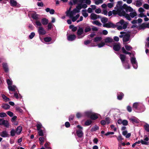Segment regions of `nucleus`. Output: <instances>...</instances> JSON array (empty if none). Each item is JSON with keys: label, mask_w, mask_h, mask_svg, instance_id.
Returning a JSON list of instances; mask_svg holds the SVG:
<instances>
[{"label": "nucleus", "mask_w": 149, "mask_h": 149, "mask_svg": "<svg viewBox=\"0 0 149 149\" xmlns=\"http://www.w3.org/2000/svg\"><path fill=\"white\" fill-rule=\"evenodd\" d=\"M42 24L43 25H46L48 23V20L45 18H42L41 20Z\"/></svg>", "instance_id": "nucleus-18"}, {"label": "nucleus", "mask_w": 149, "mask_h": 149, "mask_svg": "<svg viewBox=\"0 0 149 149\" xmlns=\"http://www.w3.org/2000/svg\"><path fill=\"white\" fill-rule=\"evenodd\" d=\"M143 8L146 9L148 10L149 9V5L146 3H145L143 6Z\"/></svg>", "instance_id": "nucleus-56"}, {"label": "nucleus", "mask_w": 149, "mask_h": 149, "mask_svg": "<svg viewBox=\"0 0 149 149\" xmlns=\"http://www.w3.org/2000/svg\"><path fill=\"white\" fill-rule=\"evenodd\" d=\"M92 113V112L90 111H87L85 112L84 113L85 116L90 118Z\"/></svg>", "instance_id": "nucleus-23"}, {"label": "nucleus", "mask_w": 149, "mask_h": 149, "mask_svg": "<svg viewBox=\"0 0 149 149\" xmlns=\"http://www.w3.org/2000/svg\"><path fill=\"white\" fill-rule=\"evenodd\" d=\"M17 117L16 116H14L11 118V121L12 122H14L17 120Z\"/></svg>", "instance_id": "nucleus-59"}, {"label": "nucleus", "mask_w": 149, "mask_h": 149, "mask_svg": "<svg viewBox=\"0 0 149 149\" xmlns=\"http://www.w3.org/2000/svg\"><path fill=\"white\" fill-rule=\"evenodd\" d=\"M126 56L123 54H120V58L123 63H124L126 59Z\"/></svg>", "instance_id": "nucleus-16"}, {"label": "nucleus", "mask_w": 149, "mask_h": 149, "mask_svg": "<svg viewBox=\"0 0 149 149\" xmlns=\"http://www.w3.org/2000/svg\"><path fill=\"white\" fill-rule=\"evenodd\" d=\"M103 26L108 28H115L116 27V26L115 24L111 22L106 23L105 24H104Z\"/></svg>", "instance_id": "nucleus-2"}, {"label": "nucleus", "mask_w": 149, "mask_h": 149, "mask_svg": "<svg viewBox=\"0 0 149 149\" xmlns=\"http://www.w3.org/2000/svg\"><path fill=\"white\" fill-rule=\"evenodd\" d=\"M35 33L34 32H32L29 36V38L30 39H32L35 36Z\"/></svg>", "instance_id": "nucleus-49"}, {"label": "nucleus", "mask_w": 149, "mask_h": 149, "mask_svg": "<svg viewBox=\"0 0 149 149\" xmlns=\"http://www.w3.org/2000/svg\"><path fill=\"white\" fill-rule=\"evenodd\" d=\"M7 116L6 114L4 112L0 113V117L3 118Z\"/></svg>", "instance_id": "nucleus-48"}, {"label": "nucleus", "mask_w": 149, "mask_h": 149, "mask_svg": "<svg viewBox=\"0 0 149 149\" xmlns=\"http://www.w3.org/2000/svg\"><path fill=\"white\" fill-rule=\"evenodd\" d=\"M113 41V39L109 37H107L105 39V42L106 43L112 42Z\"/></svg>", "instance_id": "nucleus-24"}, {"label": "nucleus", "mask_w": 149, "mask_h": 149, "mask_svg": "<svg viewBox=\"0 0 149 149\" xmlns=\"http://www.w3.org/2000/svg\"><path fill=\"white\" fill-rule=\"evenodd\" d=\"M74 116L71 115L69 117V121H72L73 120Z\"/></svg>", "instance_id": "nucleus-58"}, {"label": "nucleus", "mask_w": 149, "mask_h": 149, "mask_svg": "<svg viewBox=\"0 0 149 149\" xmlns=\"http://www.w3.org/2000/svg\"><path fill=\"white\" fill-rule=\"evenodd\" d=\"M105 45V43L104 42H101L98 45V46L99 47H101L104 46Z\"/></svg>", "instance_id": "nucleus-50"}, {"label": "nucleus", "mask_w": 149, "mask_h": 149, "mask_svg": "<svg viewBox=\"0 0 149 149\" xmlns=\"http://www.w3.org/2000/svg\"><path fill=\"white\" fill-rule=\"evenodd\" d=\"M92 122V121L91 120L88 119L85 122L84 125L86 126H89L91 124Z\"/></svg>", "instance_id": "nucleus-25"}, {"label": "nucleus", "mask_w": 149, "mask_h": 149, "mask_svg": "<svg viewBox=\"0 0 149 149\" xmlns=\"http://www.w3.org/2000/svg\"><path fill=\"white\" fill-rule=\"evenodd\" d=\"M6 81L8 86L12 85V81H11L10 79H7L6 80Z\"/></svg>", "instance_id": "nucleus-36"}, {"label": "nucleus", "mask_w": 149, "mask_h": 149, "mask_svg": "<svg viewBox=\"0 0 149 149\" xmlns=\"http://www.w3.org/2000/svg\"><path fill=\"white\" fill-rule=\"evenodd\" d=\"M105 121L108 124H109L110 123V119L109 117H107L105 119Z\"/></svg>", "instance_id": "nucleus-55"}, {"label": "nucleus", "mask_w": 149, "mask_h": 149, "mask_svg": "<svg viewBox=\"0 0 149 149\" xmlns=\"http://www.w3.org/2000/svg\"><path fill=\"white\" fill-rule=\"evenodd\" d=\"M124 96V94L121 92H118L117 93V98L118 100H121Z\"/></svg>", "instance_id": "nucleus-8"}, {"label": "nucleus", "mask_w": 149, "mask_h": 149, "mask_svg": "<svg viewBox=\"0 0 149 149\" xmlns=\"http://www.w3.org/2000/svg\"><path fill=\"white\" fill-rule=\"evenodd\" d=\"M91 28L89 26H88L85 27L84 29V32L85 33H87L88 32L90 31H91Z\"/></svg>", "instance_id": "nucleus-32"}, {"label": "nucleus", "mask_w": 149, "mask_h": 149, "mask_svg": "<svg viewBox=\"0 0 149 149\" xmlns=\"http://www.w3.org/2000/svg\"><path fill=\"white\" fill-rule=\"evenodd\" d=\"M99 129V127L98 126L95 125L91 129V131H95L97 130H98Z\"/></svg>", "instance_id": "nucleus-35"}, {"label": "nucleus", "mask_w": 149, "mask_h": 149, "mask_svg": "<svg viewBox=\"0 0 149 149\" xmlns=\"http://www.w3.org/2000/svg\"><path fill=\"white\" fill-rule=\"evenodd\" d=\"M52 26V24L51 23L49 22L48 24V30H51Z\"/></svg>", "instance_id": "nucleus-57"}, {"label": "nucleus", "mask_w": 149, "mask_h": 149, "mask_svg": "<svg viewBox=\"0 0 149 149\" xmlns=\"http://www.w3.org/2000/svg\"><path fill=\"white\" fill-rule=\"evenodd\" d=\"M2 66L4 71L7 72L8 71V66L7 63H3L2 64Z\"/></svg>", "instance_id": "nucleus-17"}, {"label": "nucleus", "mask_w": 149, "mask_h": 149, "mask_svg": "<svg viewBox=\"0 0 149 149\" xmlns=\"http://www.w3.org/2000/svg\"><path fill=\"white\" fill-rule=\"evenodd\" d=\"M125 47L126 49L128 51H130L132 49V47L130 45H126L125 46Z\"/></svg>", "instance_id": "nucleus-30"}, {"label": "nucleus", "mask_w": 149, "mask_h": 149, "mask_svg": "<svg viewBox=\"0 0 149 149\" xmlns=\"http://www.w3.org/2000/svg\"><path fill=\"white\" fill-rule=\"evenodd\" d=\"M139 28L141 29H144L145 28H146V24H145L144 23H143L139 27Z\"/></svg>", "instance_id": "nucleus-61"}, {"label": "nucleus", "mask_w": 149, "mask_h": 149, "mask_svg": "<svg viewBox=\"0 0 149 149\" xmlns=\"http://www.w3.org/2000/svg\"><path fill=\"white\" fill-rule=\"evenodd\" d=\"M91 42V40H86L84 42V44L85 45H87L89 44Z\"/></svg>", "instance_id": "nucleus-62"}, {"label": "nucleus", "mask_w": 149, "mask_h": 149, "mask_svg": "<svg viewBox=\"0 0 149 149\" xmlns=\"http://www.w3.org/2000/svg\"><path fill=\"white\" fill-rule=\"evenodd\" d=\"M39 15L38 14H36V13H33L31 17L34 19L36 20H38Z\"/></svg>", "instance_id": "nucleus-20"}, {"label": "nucleus", "mask_w": 149, "mask_h": 149, "mask_svg": "<svg viewBox=\"0 0 149 149\" xmlns=\"http://www.w3.org/2000/svg\"><path fill=\"white\" fill-rule=\"evenodd\" d=\"M15 110L20 113H22L23 111L22 109L20 108V107H16L15 108Z\"/></svg>", "instance_id": "nucleus-42"}, {"label": "nucleus", "mask_w": 149, "mask_h": 149, "mask_svg": "<svg viewBox=\"0 0 149 149\" xmlns=\"http://www.w3.org/2000/svg\"><path fill=\"white\" fill-rule=\"evenodd\" d=\"M98 118L97 114V113H92L90 118L93 120H95L97 119Z\"/></svg>", "instance_id": "nucleus-15"}, {"label": "nucleus", "mask_w": 149, "mask_h": 149, "mask_svg": "<svg viewBox=\"0 0 149 149\" xmlns=\"http://www.w3.org/2000/svg\"><path fill=\"white\" fill-rule=\"evenodd\" d=\"M4 124H3V125H4V126L6 127H8L9 126V123L8 121L7 120H5V122L4 123Z\"/></svg>", "instance_id": "nucleus-40"}, {"label": "nucleus", "mask_w": 149, "mask_h": 149, "mask_svg": "<svg viewBox=\"0 0 149 149\" xmlns=\"http://www.w3.org/2000/svg\"><path fill=\"white\" fill-rule=\"evenodd\" d=\"M38 134L39 136H43L44 135V134L43 132V131L42 130H38Z\"/></svg>", "instance_id": "nucleus-46"}, {"label": "nucleus", "mask_w": 149, "mask_h": 149, "mask_svg": "<svg viewBox=\"0 0 149 149\" xmlns=\"http://www.w3.org/2000/svg\"><path fill=\"white\" fill-rule=\"evenodd\" d=\"M52 40L51 37H47L44 38V40L46 42H50Z\"/></svg>", "instance_id": "nucleus-34"}, {"label": "nucleus", "mask_w": 149, "mask_h": 149, "mask_svg": "<svg viewBox=\"0 0 149 149\" xmlns=\"http://www.w3.org/2000/svg\"><path fill=\"white\" fill-rule=\"evenodd\" d=\"M6 113L10 117H12L13 115V113L10 111H8Z\"/></svg>", "instance_id": "nucleus-51"}, {"label": "nucleus", "mask_w": 149, "mask_h": 149, "mask_svg": "<svg viewBox=\"0 0 149 149\" xmlns=\"http://www.w3.org/2000/svg\"><path fill=\"white\" fill-rule=\"evenodd\" d=\"M124 17H125L129 21H130L131 20V19L130 17H131L130 16V15H129L128 14L126 13Z\"/></svg>", "instance_id": "nucleus-43"}, {"label": "nucleus", "mask_w": 149, "mask_h": 149, "mask_svg": "<svg viewBox=\"0 0 149 149\" xmlns=\"http://www.w3.org/2000/svg\"><path fill=\"white\" fill-rule=\"evenodd\" d=\"M22 130V127L21 126H19L16 129V130L15 131L16 132V134L17 135L19 134Z\"/></svg>", "instance_id": "nucleus-14"}, {"label": "nucleus", "mask_w": 149, "mask_h": 149, "mask_svg": "<svg viewBox=\"0 0 149 149\" xmlns=\"http://www.w3.org/2000/svg\"><path fill=\"white\" fill-rule=\"evenodd\" d=\"M144 128L145 130L147 132H149V125L146 124L144 126Z\"/></svg>", "instance_id": "nucleus-41"}, {"label": "nucleus", "mask_w": 149, "mask_h": 149, "mask_svg": "<svg viewBox=\"0 0 149 149\" xmlns=\"http://www.w3.org/2000/svg\"><path fill=\"white\" fill-rule=\"evenodd\" d=\"M93 24H95L99 26H100L101 25V24L98 21H94L93 22Z\"/></svg>", "instance_id": "nucleus-44"}, {"label": "nucleus", "mask_w": 149, "mask_h": 149, "mask_svg": "<svg viewBox=\"0 0 149 149\" xmlns=\"http://www.w3.org/2000/svg\"><path fill=\"white\" fill-rule=\"evenodd\" d=\"M10 135L11 136H13L16 133L14 129H12L10 132Z\"/></svg>", "instance_id": "nucleus-38"}, {"label": "nucleus", "mask_w": 149, "mask_h": 149, "mask_svg": "<svg viewBox=\"0 0 149 149\" xmlns=\"http://www.w3.org/2000/svg\"><path fill=\"white\" fill-rule=\"evenodd\" d=\"M8 89L9 91H11L13 92H15V88L16 86H8Z\"/></svg>", "instance_id": "nucleus-21"}, {"label": "nucleus", "mask_w": 149, "mask_h": 149, "mask_svg": "<svg viewBox=\"0 0 149 149\" xmlns=\"http://www.w3.org/2000/svg\"><path fill=\"white\" fill-rule=\"evenodd\" d=\"M130 61L132 65L134 68L135 69L137 68V65L136 62V59L135 57H132L130 59Z\"/></svg>", "instance_id": "nucleus-1"}, {"label": "nucleus", "mask_w": 149, "mask_h": 149, "mask_svg": "<svg viewBox=\"0 0 149 149\" xmlns=\"http://www.w3.org/2000/svg\"><path fill=\"white\" fill-rule=\"evenodd\" d=\"M76 133L77 136L79 138H81L82 137L83 133L81 130H76Z\"/></svg>", "instance_id": "nucleus-10"}, {"label": "nucleus", "mask_w": 149, "mask_h": 149, "mask_svg": "<svg viewBox=\"0 0 149 149\" xmlns=\"http://www.w3.org/2000/svg\"><path fill=\"white\" fill-rule=\"evenodd\" d=\"M84 33V29L83 28L79 27L77 32V35L78 36H80Z\"/></svg>", "instance_id": "nucleus-9"}, {"label": "nucleus", "mask_w": 149, "mask_h": 149, "mask_svg": "<svg viewBox=\"0 0 149 149\" xmlns=\"http://www.w3.org/2000/svg\"><path fill=\"white\" fill-rule=\"evenodd\" d=\"M97 15L94 13H92L91 14V18L93 20H95L97 19Z\"/></svg>", "instance_id": "nucleus-26"}, {"label": "nucleus", "mask_w": 149, "mask_h": 149, "mask_svg": "<svg viewBox=\"0 0 149 149\" xmlns=\"http://www.w3.org/2000/svg\"><path fill=\"white\" fill-rule=\"evenodd\" d=\"M36 24L37 26H42V24L38 20H36Z\"/></svg>", "instance_id": "nucleus-52"}, {"label": "nucleus", "mask_w": 149, "mask_h": 149, "mask_svg": "<svg viewBox=\"0 0 149 149\" xmlns=\"http://www.w3.org/2000/svg\"><path fill=\"white\" fill-rule=\"evenodd\" d=\"M66 16L67 17H70V18H71L74 15H75V13L73 10L69 12H66Z\"/></svg>", "instance_id": "nucleus-12"}, {"label": "nucleus", "mask_w": 149, "mask_h": 149, "mask_svg": "<svg viewBox=\"0 0 149 149\" xmlns=\"http://www.w3.org/2000/svg\"><path fill=\"white\" fill-rule=\"evenodd\" d=\"M142 5V2L138 1H137L136 2V6L137 7H140Z\"/></svg>", "instance_id": "nucleus-47"}, {"label": "nucleus", "mask_w": 149, "mask_h": 149, "mask_svg": "<svg viewBox=\"0 0 149 149\" xmlns=\"http://www.w3.org/2000/svg\"><path fill=\"white\" fill-rule=\"evenodd\" d=\"M121 48L120 44L119 43L113 45V49L115 51H118Z\"/></svg>", "instance_id": "nucleus-3"}, {"label": "nucleus", "mask_w": 149, "mask_h": 149, "mask_svg": "<svg viewBox=\"0 0 149 149\" xmlns=\"http://www.w3.org/2000/svg\"><path fill=\"white\" fill-rule=\"evenodd\" d=\"M10 5L12 7H15L17 6V3L15 0H10Z\"/></svg>", "instance_id": "nucleus-13"}, {"label": "nucleus", "mask_w": 149, "mask_h": 149, "mask_svg": "<svg viewBox=\"0 0 149 149\" xmlns=\"http://www.w3.org/2000/svg\"><path fill=\"white\" fill-rule=\"evenodd\" d=\"M76 116L77 118H79L82 117V115L80 113L78 112L76 113Z\"/></svg>", "instance_id": "nucleus-54"}, {"label": "nucleus", "mask_w": 149, "mask_h": 149, "mask_svg": "<svg viewBox=\"0 0 149 149\" xmlns=\"http://www.w3.org/2000/svg\"><path fill=\"white\" fill-rule=\"evenodd\" d=\"M130 37V34L126 33L124 35L123 39V42H126L128 41Z\"/></svg>", "instance_id": "nucleus-4"}, {"label": "nucleus", "mask_w": 149, "mask_h": 149, "mask_svg": "<svg viewBox=\"0 0 149 149\" xmlns=\"http://www.w3.org/2000/svg\"><path fill=\"white\" fill-rule=\"evenodd\" d=\"M36 127H37V130H40V129L42 127V125L40 124H38L36 125Z\"/></svg>", "instance_id": "nucleus-53"}, {"label": "nucleus", "mask_w": 149, "mask_h": 149, "mask_svg": "<svg viewBox=\"0 0 149 149\" xmlns=\"http://www.w3.org/2000/svg\"><path fill=\"white\" fill-rule=\"evenodd\" d=\"M117 140L119 141L120 140H122L123 139L122 138V136L121 134H120L119 136H118L117 137Z\"/></svg>", "instance_id": "nucleus-63"}, {"label": "nucleus", "mask_w": 149, "mask_h": 149, "mask_svg": "<svg viewBox=\"0 0 149 149\" xmlns=\"http://www.w3.org/2000/svg\"><path fill=\"white\" fill-rule=\"evenodd\" d=\"M1 107L4 109L7 110L10 108V106L8 104H3L1 106Z\"/></svg>", "instance_id": "nucleus-22"}, {"label": "nucleus", "mask_w": 149, "mask_h": 149, "mask_svg": "<svg viewBox=\"0 0 149 149\" xmlns=\"http://www.w3.org/2000/svg\"><path fill=\"white\" fill-rule=\"evenodd\" d=\"M5 121V120L3 118H0V125H3Z\"/></svg>", "instance_id": "nucleus-60"}, {"label": "nucleus", "mask_w": 149, "mask_h": 149, "mask_svg": "<svg viewBox=\"0 0 149 149\" xmlns=\"http://www.w3.org/2000/svg\"><path fill=\"white\" fill-rule=\"evenodd\" d=\"M125 11L127 12L128 11L132 12L133 11V9L130 6H127V8L126 9Z\"/></svg>", "instance_id": "nucleus-33"}, {"label": "nucleus", "mask_w": 149, "mask_h": 149, "mask_svg": "<svg viewBox=\"0 0 149 149\" xmlns=\"http://www.w3.org/2000/svg\"><path fill=\"white\" fill-rule=\"evenodd\" d=\"M82 14L85 17H87L88 16V14L86 13V10H82Z\"/></svg>", "instance_id": "nucleus-29"}, {"label": "nucleus", "mask_w": 149, "mask_h": 149, "mask_svg": "<svg viewBox=\"0 0 149 149\" xmlns=\"http://www.w3.org/2000/svg\"><path fill=\"white\" fill-rule=\"evenodd\" d=\"M130 15L131 17L133 18L137 15V14L136 12H131L130 13Z\"/></svg>", "instance_id": "nucleus-28"}, {"label": "nucleus", "mask_w": 149, "mask_h": 149, "mask_svg": "<svg viewBox=\"0 0 149 149\" xmlns=\"http://www.w3.org/2000/svg\"><path fill=\"white\" fill-rule=\"evenodd\" d=\"M129 120L133 123H139L138 119L135 117L130 118Z\"/></svg>", "instance_id": "nucleus-11"}, {"label": "nucleus", "mask_w": 149, "mask_h": 149, "mask_svg": "<svg viewBox=\"0 0 149 149\" xmlns=\"http://www.w3.org/2000/svg\"><path fill=\"white\" fill-rule=\"evenodd\" d=\"M138 106V103L135 102L133 104V107L134 108H135V109H137V108Z\"/></svg>", "instance_id": "nucleus-64"}, {"label": "nucleus", "mask_w": 149, "mask_h": 149, "mask_svg": "<svg viewBox=\"0 0 149 149\" xmlns=\"http://www.w3.org/2000/svg\"><path fill=\"white\" fill-rule=\"evenodd\" d=\"M76 38V36L75 35H70L67 36V40L69 41H72L74 40Z\"/></svg>", "instance_id": "nucleus-7"}, {"label": "nucleus", "mask_w": 149, "mask_h": 149, "mask_svg": "<svg viewBox=\"0 0 149 149\" xmlns=\"http://www.w3.org/2000/svg\"><path fill=\"white\" fill-rule=\"evenodd\" d=\"M127 6V4H124L123 6H121V7H120L119 8L121 10L123 9H125V10Z\"/></svg>", "instance_id": "nucleus-37"}, {"label": "nucleus", "mask_w": 149, "mask_h": 149, "mask_svg": "<svg viewBox=\"0 0 149 149\" xmlns=\"http://www.w3.org/2000/svg\"><path fill=\"white\" fill-rule=\"evenodd\" d=\"M126 14L124 10L121 11L120 10H118V15L120 16H124Z\"/></svg>", "instance_id": "nucleus-19"}, {"label": "nucleus", "mask_w": 149, "mask_h": 149, "mask_svg": "<svg viewBox=\"0 0 149 149\" xmlns=\"http://www.w3.org/2000/svg\"><path fill=\"white\" fill-rule=\"evenodd\" d=\"M122 123L123 125L124 126H126L128 125V122L127 120H123Z\"/></svg>", "instance_id": "nucleus-45"}, {"label": "nucleus", "mask_w": 149, "mask_h": 149, "mask_svg": "<svg viewBox=\"0 0 149 149\" xmlns=\"http://www.w3.org/2000/svg\"><path fill=\"white\" fill-rule=\"evenodd\" d=\"M38 32L40 35H44L46 33V31L44 30V28L42 27L39 28Z\"/></svg>", "instance_id": "nucleus-5"}, {"label": "nucleus", "mask_w": 149, "mask_h": 149, "mask_svg": "<svg viewBox=\"0 0 149 149\" xmlns=\"http://www.w3.org/2000/svg\"><path fill=\"white\" fill-rule=\"evenodd\" d=\"M0 136L2 137H8L9 135L6 131H3L0 132Z\"/></svg>", "instance_id": "nucleus-6"}, {"label": "nucleus", "mask_w": 149, "mask_h": 149, "mask_svg": "<svg viewBox=\"0 0 149 149\" xmlns=\"http://www.w3.org/2000/svg\"><path fill=\"white\" fill-rule=\"evenodd\" d=\"M102 38L100 37H95L94 40V41L95 42H97L98 41H100L102 40Z\"/></svg>", "instance_id": "nucleus-27"}, {"label": "nucleus", "mask_w": 149, "mask_h": 149, "mask_svg": "<svg viewBox=\"0 0 149 149\" xmlns=\"http://www.w3.org/2000/svg\"><path fill=\"white\" fill-rule=\"evenodd\" d=\"M2 97L3 100L5 101L6 102H7L10 100L9 98L7 97L4 95H2Z\"/></svg>", "instance_id": "nucleus-31"}, {"label": "nucleus", "mask_w": 149, "mask_h": 149, "mask_svg": "<svg viewBox=\"0 0 149 149\" xmlns=\"http://www.w3.org/2000/svg\"><path fill=\"white\" fill-rule=\"evenodd\" d=\"M108 18L105 17L102 18L101 19V21L103 23H106L108 21Z\"/></svg>", "instance_id": "nucleus-39"}]
</instances>
